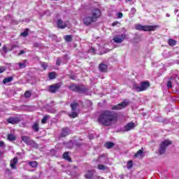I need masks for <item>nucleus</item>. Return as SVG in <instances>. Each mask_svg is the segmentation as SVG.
<instances>
[{"instance_id":"nucleus-24","label":"nucleus","mask_w":179,"mask_h":179,"mask_svg":"<svg viewBox=\"0 0 179 179\" xmlns=\"http://www.w3.org/2000/svg\"><path fill=\"white\" fill-rule=\"evenodd\" d=\"M12 80H13V78L12 76L6 77L3 80V85H6V83H10Z\"/></svg>"},{"instance_id":"nucleus-33","label":"nucleus","mask_w":179,"mask_h":179,"mask_svg":"<svg viewBox=\"0 0 179 179\" xmlns=\"http://www.w3.org/2000/svg\"><path fill=\"white\" fill-rule=\"evenodd\" d=\"M24 96L26 99H30L31 97V92L29 91H26Z\"/></svg>"},{"instance_id":"nucleus-20","label":"nucleus","mask_w":179,"mask_h":179,"mask_svg":"<svg viewBox=\"0 0 179 179\" xmlns=\"http://www.w3.org/2000/svg\"><path fill=\"white\" fill-rule=\"evenodd\" d=\"M70 107L71 108V111H75L78 108V107H79V103H78L77 102L71 103Z\"/></svg>"},{"instance_id":"nucleus-22","label":"nucleus","mask_w":179,"mask_h":179,"mask_svg":"<svg viewBox=\"0 0 179 179\" xmlns=\"http://www.w3.org/2000/svg\"><path fill=\"white\" fill-rule=\"evenodd\" d=\"M168 44L170 47H174L177 44V41L174 39L169 38L168 40Z\"/></svg>"},{"instance_id":"nucleus-51","label":"nucleus","mask_w":179,"mask_h":179,"mask_svg":"<svg viewBox=\"0 0 179 179\" xmlns=\"http://www.w3.org/2000/svg\"><path fill=\"white\" fill-rule=\"evenodd\" d=\"M3 73V70L0 69V73Z\"/></svg>"},{"instance_id":"nucleus-6","label":"nucleus","mask_w":179,"mask_h":179,"mask_svg":"<svg viewBox=\"0 0 179 179\" xmlns=\"http://www.w3.org/2000/svg\"><path fill=\"white\" fill-rule=\"evenodd\" d=\"M129 104V102L122 101L120 103L117 105H114L111 107L112 111H119L120 110H124L126 108Z\"/></svg>"},{"instance_id":"nucleus-44","label":"nucleus","mask_w":179,"mask_h":179,"mask_svg":"<svg viewBox=\"0 0 179 179\" xmlns=\"http://www.w3.org/2000/svg\"><path fill=\"white\" fill-rule=\"evenodd\" d=\"M3 51L6 54V52H8V48H6V46H3Z\"/></svg>"},{"instance_id":"nucleus-55","label":"nucleus","mask_w":179,"mask_h":179,"mask_svg":"<svg viewBox=\"0 0 179 179\" xmlns=\"http://www.w3.org/2000/svg\"><path fill=\"white\" fill-rule=\"evenodd\" d=\"M126 1H131V0H126Z\"/></svg>"},{"instance_id":"nucleus-21","label":"nucleus","mask_w":179,"mask_h":179,"mask_svg":"<svg viewBox=\"0 0 179 179\" xmlns=\"http://www.w3.org/2000/svg\"><path fill=\"white\" fill-rule=\"evenodd\" d=\"M115 144H114V143L113 142H106L104 144V148H106V149H111V148H114V145Z\"/></svg>"},{"instance_id":"nucleus-8","label":"nucleus","mask_w":179,"mask_h":179,"mask_svg":"<svg viewBox=\"0 0 179 179\" xmlns=\"http://www.w3.org/2000/svg\"><path fill=\"white\" fill-rule=\"evenodd\" d=\"M91 13V17H92V19L94 20V22L99 20V18L100 17V16H101V11L97 8H94V9H92Z\"/></svg>"},{"instance_id":"nucleus-53","label":"nucleus","mask_w":179,"mask_h":179,"mask_svg":"<svg viewBox=\"0 0 179 179\" xmlns=\"http://www.w3.org/2000/svg\"><path fill=\"white\" fill-rule=\"evenodd\" d=\"M40 137H37L36 139H39Z\"/></svg>"},{"instance_id":"nucleus-35","label":"nucleus","mask_w":179,"mask_h":179,"mask_svg":"<svg viewBox=\"0 0 179 179\" xmlns=\"http://www.w3.org/2000/svg\"><path fill=\"white\" fill-rule=\"evenodd\" d=\"M21 36H23L24 37H27V36H29V29H26L21 34Z\"/></svg>"},{"instance_id":"nucleus-41","label":"nucleus","mask_w":179,"mask_h":179,"mask_svg":"<svg viewBox=\"0 0 179 179\" xmlns=\"http://www.w3.org/2000/svg\"><path fill=\"white\" fill-rule=\"evenodd\" d=\"M56 65H57V66H61V60L57 59L56 61Z\"/></svg>"},{"instance_id":"nucleus-30","label":"nucleus","mask_w":179,"mask_h":179,"mask_svg":"<svg viewBox=\"0 0 179 179\" xmlns=\"http://www.w3.org/2000/svg\"><path fill=\"white\" fill-rule=\"evenodd\" d=\"M64 40L66 43H71L72 41V35H66L64 36Z\"/></svg>"},{"instance_id":"nucleus-26","label":"nucleus","mask_w":179,"mask_h":179,"mask_svg":"<svg viewBox=\"0 0 179 179\" xmlns=\"http://www.w3.org/2000/svg\"><path fill=\"white\" fill-rule=\"evenodd\" d=\"M57 78V73L55 72H50L48 73V78L50 80H52Z\"/></svg>"},{"instance_id":"nucleus-43","label":"nucleus","mask_w":179,"mask_h":179,"mask_svg":"<svg viewBox=\"0 0 179 179\" xmlns=\"http://www.w3.org/2000/svg\"><path fill=\"white\" fill-rule=\"evenodd\" d=\"M117 24H120V22H119L118 21L114 22L112 24V26H113V27L117 26Z\"/></svg>"},{"instance_id":"nucleus-2","label":"nucleus","mask_w":179,"mask_h":179,"mask_svg":"<svg viewBox=\"0 0 179 179\" xmlns=\"http://www.w3.org/2000/svg\"><path fill=\"white\" fill-rule=\"evenodd\" d=\"M69 89L71 92H74L75 93H80L82 94L87 93V92H89V89L85 85H78L76 83H71L69 86Z\"/></svg>"},{"instance_id":"nucleus-34","label":"nucleus","mask_w":179,"mask_h":179,"mask_svg":"<svg viewBox=\"0 0 179 179\" xmlns=\"http://www.w3.org/2000/svg\"><path fill=\"white\" fill-rule=\"evenodd\" d=\"M132 167H134V162H132V160H129L127 162V169H131Z\"/></svg>"},{"instance_id":"nucleus-40","label":"nucleus","mask_w":179,"mask_h":179,"mask_svg":"<svg viewBox=\"0 0 179 179\" xmlns=\"http://www.w3.org/2000/svg\"><path fill=\"white\" fill-rule=\"evenodd\" d=\"M122 16H124V14H122V13H117V17H118L119 19L122 18Z\"/></svg>"},{"instance_id":"nucleus-7","label":"nucleus","mask_w":179,"mask_h":179,"mask_svg":"<svg viewBox=\"0 0 179 179\" xmlns=\"http://www.w3.org/2000/svg\"><path fill=\"white\" fill-rule=\"evenodd\" d=\"M61 86H62V83H55L52 85H50L48 87V92L50 93H57V92H59V89H61Z\"/></svg>"},{"instance_id":"nucleus-9","label":"nucleus","mask_w":179,"mask_h":179,"mask_svg":"<svg viewBox=\"0 0 179 179\" xmlns=\"http://www.w3.org/2000/svg\"><path fill=\"white\" fill-rule=\"evenodd\" d=\"M124 38H127V36L125 34L117 35L113 38V41L117 44H121V43L124 41Z\"/></svg>"},{"instance_id":"nucleus-36","label":"nucleus","mask_w":179,"mask_h":179,"mask_svg":"<svg viewBox=\"0 0 179 179\" xmlns=\"http://www.w3.org/2000/svg\"><path fill=\"white\" fill-rule=\"evenodd\" d=\"M42 68L44 69V71H45L47 69V68H48V64H47V63L45 62H42L41 64Z\"/></svg>"},{"instance_id":"nucleus-39","label":"nucleus","mask_w":179,"mask_h":179,"mask_svg":"<svg viewBox=\"0 0 179 179\" xmlns=\"http://www.w3.org/2000/svg\"><path fill=\"white\" fill-rule=\"evenodd\" d=\"M18 65L20 69H23V68H26V64L24 63H19Z\"/></svg>"},{"instance_id":"nucleus-45","label":"nucleus","mask_w":179,"mask_h":179,"mask_svg":"<svg viewBox=\"0 0 179 179\" xmlns=\"http://www.w3.org/2000/svg\"><path fill=\"white\" fill-rule=\"evenodd\" d=\"M70 79H71V80H75V79H76V76H70Z\"/></svg>"},{"instance_id":"nucleus-49","label":"nucleus","mask_w":179,"mask_h":179,"mask_svg":"<svg viewBox=\"0 0 179 179\" xmlns=\"http://www.w3.org/2000/svg\"><path fill=\"white\" fill-rule=\"evenodd\" d=\"M2 156H3V152L0 151V157H2Z\"/></svg>"},{"instance_id":"nucleus-11","label":"nucleus","mask_w":179,"mask_h":179,"mask_svg":"<svg viewBox=\"0 0 179 179\" xmlns=\"http://www.w3.org/2000/svg\"><path fill=\"white\" fill-rule=\"evenodd\" d=\"M7 122H8V124H12L13 125H15V124H19V122H20V118L10 117L7 119Z\"/></svg>"},{"instance_id":"nucleus-52","label":"nucleus","mask_w":179,"mask_h":179,"mask_svg":"<svg viewBox=\"0 0 179 179\" xmlns=\"http://www.w3.org/2000/svg\"><path fill=\"white\" fill-rule=\"evenodd\" d=\"M2 46V44L0 43V47H1Z\"/></svg>"},{"instance_id":"nucleus-42","label":"nucleus","mask_w":179,"mask_h":179,"mask_svg":"<svg viewBox=\"0 0 179 179\" xmlns=\"http://www.w3.org/2000/svg\"><path fill=\"white\" fill-rule=\"evenodd\" d=\"M34 47H35L36 48H38V47H40V44L38 43H34Z\"/></svg>"},{"instance_id":"nucleus-47","label":"nucleus","mask_w":179,"mask_h":179,"mask_svg":"<svg viewBox=\"0 0 179 179\" xmlns=\"http://www.w3.org/2000/svg\"><path fill=\"white\" fill-rule=\"evenodd\" d=\"M3 145H5V143H3V141H0V148H2Z\"/></svg>"},{"instance_id":"nucleus-50","label":"nucleus","mask_w":179,"mask_h":179,"mask_svg":"<svg viewBox=\"0 0 179 179\" xmlns=\"http://www.w3.org/2000/svg\"><path fill=\"white\" fill-rule=\"evenodd\" d=\"M94 178H95V179H100V176H94Z\"/></svg>"},{"instance_id":"nucleus-37","label":"nucleus","mask_w":179,"mask_h":179,"mask_svg":"<svg viewBox=\"0 0 179 179\" xmlns=\"http://www.w3.org/2000/svg\"><path fill=\"white\" fill-rule=\"evenodd\" d=\"M47 120H48V116L45 115L41 120L42 124H45L47 122Z\"/></svg>"},{"instance_id":"nucleus-14","label":"nucleus","mask_w":179,"mask_h":179,"mask_svg":"<svg viewBox=\"0 0 179 179\" xmlns=\"http://www.w3.org/2000/svg\"><path fill=\"white\" fill-rule=\"evenodd\" d=\"M134 128H135V123L134 122H129L124 127V129L126 132H128V131H131V129H134Z\"/></svg>"},{"instance_id":"nucleus-31","label":"nucleus","mask_w":179,"mask_h":179,"mask_svg":"<svg viewBox=\"0 0 179 179\" xmlns=\"http://www.w3.org/2000/svg\"><path fill=\"white\" fill-rule=\"evenodd\" d=\"M29 164V166H31V167H33L34 169H36V167L38 166V164L36 161L30 162Z\"/></svg>"},{"instance_id":"nucleus-10","label":"nucleus","mask_w":179,"mask_h":179,"mask_svg":"<svg viewBox=\"0 0 179 179\" xmlns=\"http://www.w3.org/2000/svg\"><path fill=\"white\" fill-rule=\"evenodd\" d=\"M94 22H96V21H94L92 17L90 16H86L83 20V23H84L85 26H90L92 23Z\"/></svg>"},{"instance_id":"nucleus-13","label":"nucleus","mask_w":179,"mask_h":179,"mask_svg":"<svg viewBox=\"0 0 179 179\" xmlns=\"http://www.w3.org/2000/svg\"><path fill=\"white\" fill-rule=\"evenodd\" d=\"M17 162H19L17 157H14L13 159L10 160V167H11V169H13V170H16V164H17Z\"/></svg>"},{"instance_id":"nucleus-17","label":"nucleus","mask_w":179,"mask_h":179,"mask_svg":"<svg viewBox=\"0 0 179 179\" xmlns=\"http://www.w3.org/2000/svg\"><path fill=\"white\" fill-rule=\"evenodd\" d=\"M62 157L64 160H66L69 163H72V158H71V157H69V152H65L63 154Z\"/></svg>"},{"instance_id":"nucleus-46","label":"nucleus","mask_w":179,"mask_h":179,"mask_svg":"<svg viewBox=\"0 0 179 179\" xmlns=\"http://www.w3.org/2000/svg\"><path fill=\"white\" fill-rule=\"evenodd\" d=\"M22 54H24V50H20L18 53V56L22 55Z\"/></svg>"},{"instance_id":"nucleus-4","label":"nucleus","mask_w":179,"mask_h":179,"mask_svg":"<svg viewBox=\"0 0 179 179\" xmlns=\"http://www.w3.org/2000/svg\"><path fill=\"white\" fill-rule=\"evenodd\" d=\"M141 86H138L136 84L133 85V89L134 90L137 91L138 92H145L148 87H150V83L148 81H143L141 83Z\"/></svg>"},{"instance_id":"nucleus-38","label":"nucleus","mask_w":179,"mask_h":179,"mask_svg":"<svg viewBox=\"0 0 179 179\" xmlns=\"http://www.w3.org/2000/svg\"><path fill=\"white\" fill-rule=\"evenodd\" d=\"M166 86L168 89H171L173 87V83H171V81L169 80L166 83Z\"/></svg>"},{"instance_id":"nucleus-27","label":"nucleus","mask_w":179,"mask_h":179,"mask_svg":"<svg viewBox=\"0 0 179 179\" xmlns=\"http://www.w3.org/2000/svg\"><path fill=\"white\" fill-rule=\"evenodd\" d=\"M32 129H34L35 132H38V131L40 130V126L38 123H34L32 125Z\"/></svg>"},{"instance_id":"nucleus-54","label":"nucleus","mask_w":179,"mask_h":179,"mask_svg":"<svg viewBox=\"0 0 179 179\" xmlns=\"http://www.w3.org/2000/svg\"><path fill=\"white\" fill-rule=\"evenodd\" d=\"M52 1H58V0H52Z\"/></svg>"},{"instance_id":"nucleus-12","label":"nucleus","mask_w":179,"mask_h":179,"mask_svg":"<svg viewBox=\"0 0 179 179\" xmlns=\"http://www.w3.org/2000/svg\"><path fill=\"white\" fill-rule=\"evenodd\" d=\"M99 69L100 72H103V73H106L107 71H108V66L104 63H101L99 65Z\"/></svg>"},{"instance_id":"nucleus-3","label":"nucleus","mask_w":179,"mask_h":179,"mask_svg":"<svg viewBox=\"0 0 179 179\" xmlns=\"http://www.w3.org/2000/svg\"><path fill=\"white\" fill-rule=\"evenodd\" d=\"M159 29V25H141L137 24L135 25V29L139 31H155Z\"/></svg>"},{"instance_id":"nucleus-19","label":"nucleus","mask_w":179,"mask_h":179,"mask_svg":"<svg viewBox=\"0 0 179 179\" xmlns=\"http://www.w3.org/2000/svg\"><path fill=\"white\" fill-rule=\"evenodd\" d=\"M31 148H34V149H38V143H37L34 140H31L29 144Z\"/></svg>"},{"instance_id":"nucleus-32","label":"nucleus","mask_w":179,"mask_h":179,"mask_svg":"<svg viewBox=\"0 0 179 179\" xmlns=\"http://www.w3.org/2000/svg\"><path fill=\"white\" fill-rule=\"evenodd\" d=\"M143 155V150H138L136 154H134V157H139V156H142Z\"/></svg>"},{"instance_id":"nucleus-48","label":"nucleus","mask_w":179,"mask_h":179,"mask_svg":"<svg viewBox=\"0 0 179 179\" xmlns=\"http://www.w3.org/2000/svg\"><path fill=\"white\" fill-rule=\"evenodd\" d=\"M76 146H78V148L82 146V143H76Z\"/></svg>"},{"instance_id":"nucleus-15","label":"nucleus","mask_w":179,"mask_h":179,"mask_svg":"<svg viewBox=\"0 0 179 179\" xmlns=\"http://www.w3.org/2000/svg\"><path fill=\"white\" fill-rule=\"evenodd\" d=\"M68 135H69V128H68V127L63 128L62 129L60 136L62 138H65V136H68Z\"/></svg>"},{"instance_id":"nucleus-18","label":"nucleus","mask_w":179,"mask_h":179,"mask_svg":"<svg viewBox=\"0 0 179 179\" xmlns=\"http://www.w3.org/2000/svg\"><path fill=\"white\" fill-rule=\"evenodd\" d=\"M21 139L22 141H24V143H26V145H29L31 141V138H30L29 136H21Z\"/></svg>"},{"instance_id":"nucleus-23","label":"nucleus","mask_w":179,"mask_h":179,"mask_svg":"<svg viewBox=\"0 0 179 179\" xmlns=\"http://www.w3.org/2000/svg\"><path fill=\"white\" fill-rule=\"evenodd\" d=\"M93 172L92 171H87V173H85V177L86 179H92L93 178Z\"/></svg>"},{"instance_id":"nucleus-5","label":"nucleus","mask_w":179,"mask_h":179,"mask_svg":"<svg viewBox=\"0 0 179 179\" xmlns=\"http://www.w3.org/2000/svg\"><path fill=\"white\" fill-rule=\"evenodd\" d=\"M173 142L169 140H165L162 141L160 145L158 150L159 155H164L166 153V150H167V147L170 146V145H172Z\"/></svg>"},{"instance_id":"nucleus-16","label":"nucleus","mask_w":179,"mask_h":179,"mask_svg":"<svg viewBox=\"0 0 179 179\" xmlns=\"http://www.w3.org/2000/svg\"><path fill=\"white\" fill-rule=\"evenodd\" d=\"M57 27L59 29H65L66 27V23L64 22L62 20L59 19L57 20Z\"/></svg>"},{"instance_id":"nucleus-25","label":"nucleus","mask_w":179,"mask_h":179,"mask_svg":"<svg viewBox=\"0 0 179 179\" xmlns=\"http://www.w3.org/2000/svg\"><path fill=\"white\" fill-rule=\"evenodd\" d=\"M7 139L10 142L16 141V136L12 134H8Z\"/></svg>"},{"instance_id":"nucleus-28","label":"nucleus","mask_w":179,"mask_h":179,"mask_svg":"<svg viewBox=\"0 0 179 179\" xmlns=\"http://www.w3.org/2000/svg\"><path fill=\"white\" fill-rule=\"evenodd\" d=\"M97 169L98 170H102L103 171H104V170H108V167L106 166L105 165L103 164H99L97 166Z\"/></svg>"},{"instance_id":"nucleus-29","label":"nucleus","mask_w":179,"mask_h":179,"mask_svg":"<svg viewBox=\"0 0 179 179\" xmlns=\"http://www.w3.org/2000/svg\"><path fill=\"white\" fill-rule=\"evenodd\" d=\"M70 118H76L78 117V112L73 110L70 114H69Z\"/></svg>"},{"instance_id":"nucleus-1","label":"nucleus","mask_w":179,"mask_h":179,"mask_svg":"<svg viewBox=\"0 0 179 179\" xmlns=\"http://www.w3.org/2000/svg\"><path fill=\"white\" fill-rule=\"evenodd\" d=\"M118 120V114L110 110H103L99 113L97 122L103 127H111Z\"/></svg>"}]
</instances>
